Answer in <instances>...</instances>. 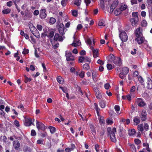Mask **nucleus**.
Listing matches in <instances>:
<instances>
[{
    "instance_id": "nucleus-28",
    "label": "nucleus",
    "mask_w": 152,
    "mask_h": 152,
    "mask_svg": "<svg viewBox=\"0 0 152 152\" xmlns=\"http://www.w3.org/2000/svg\"><path fill=\"white\" fill-rule=\"evenodd\" d=\"M20 35L24 37L25 39H29L28 35L26 33L24 32L23 31H21L20 32Z\"/></svg>"
},
{
    "instance_id": "nucleus-36",
    "label": "nucleus",
    "mask_w": 152,
    "mask_h": 152,
    "mask_svg": "<svg viewBox=\"0 0 152 152\" xmlns=\"http://www.w3.org/2000/svg\"><path fill=\"white\" fill-rule=\"evenodd\" d=\"M137 129L140 131L142 132L143 131L144 129L143 128V125L142 124H140L137 127Z\"/></svg>"
},
{
    "instance_id": "nucleus-61",
    "label": "nucleus",
    "mask_w": 152,
    "mask_h": 152,
    "mask_svg": "<svg viewBox=\"0 0 152 152\" xmlns=\"http://www.w3.org/2000/svg\"><path fill=\"white\" fill-rule=\"evenodd\" d=\"M31 80V79L28 77H26L25 78V83H27L28 82H30Z\"/></svg>"
},
{
    "instance_id": "nucleus-3",
    "label": "nucleus",
    "mask_w": 152,
    "mask_h": 152,
    "mask_svg": "<svg viewBox=\"0 0 152 152\" xmlns=\"http://www.w3.org/2000/svg\"><path fill=\"white\" fill-rule=\"evenodd\" d=\"M96 113L98 116V119L100 123L101 124H104V120L103 118L100 115V113L99 111H100V109L98 108L97 104H96Z\"/></svg>"
},
{
    "instance_id": "nucleus-22",
    "label": "nucleus",
    "mask_w": 152,
    "mask_h": 152,
    "mask_svg": "<svg viewBox=\"0 0 152 152\" xmlns=\"http://www.w3.org/2000/svg\"><path fill=\"white\" fill-rule=\"evenodd\" d=\"M105 25V23L104 20L102 19H100L99 20L98 22V26H104Z\"/></svg>"
},
{
    "instance_id": "nucleus-43",
    "label": "nucleus",
    "mask_w": 152,
    "mask_h": 152,
    "mask_svg": "<svg viewBox=\"0 0 152 152\" xmlns=\"http://www.w3.org/2000/svg\"><path fill=\"white\" fill-rule=\"evenodd\" d=\"M59 88L60 89H61L62 91L64 93H66L68 92L67 89L66 87L60 86Z\"/></svg>"
},
{
    "instance_id": "nucleus-26",
    "label": "nucleus",
    "mask_w": 152,
    "mask_h": 152,
    "mask_svg": "<svg viewBox=\"0 0 152 152\" xmlns=\"http://www.w3.org/2000/svg\"><path fill=\"white\" fill-rule=\"evenodd\" d=\"M57 80L58 82L60 84H62L63 83L64 79L61 77L58 76L57 77Z\"/></svg>"
},
{
    "instance_id": "nucleus-38",
    "label": "nucleus",
    "mask_w": 152,
    "mask_h": 152,
    "mask_svg": "<svg viewBox=\"0 0 152 152\" xmlns=\"http://www.w3.org/2000/svg\"><path fill=\"white\" fill-rule=\"evenodd\" d=\"M11 10L10 9H7L3 10L2 12L3 14H8L10 12Z\"/></svg>"
},
{
    "instance_id": "nucleus-59",
    "label": "nucleus",
    "mask_w": 152,
    "mask_h": 152,
    "mask_svg": "<svg viewBox=\"0 0 152 152\" xmlns=\"http://www.w3.org/2000/svg\"><path fill=\"white\" fill-rule=\"evenodd\" d=\"M114 109L116 112H118L120 110V107L118 105H116L115 106Z\"/></svg>"
},
{
    "instance_id": "nucleus-16",
    "label": "nucleus",
    "mask_w": 152,
    "mask_h": 152,
    "mask_svg": "<svg viewBox=\"0 0 152 152\" xmlns=\"http://www.w3.org/2000/svg\"><path fill=\"white\" fill-rule=\"evenodd\" d=\"M91 74H92V79L94 81V78H95V73L94 70H91L90 72H88L86 73L88 77L90 76Z\"/></svg>"
},
{
    "instance_id": "nucleus-56",
    "label": "nucleus",
    "mask_w": 152,
    "mask_h": 152,
    "mask_svg": "<svg viewBox=\"0 0 152 152\" xmlns=\"http://www.w3.org/2000/svg\"><path fill=\"white\" fill-rule=\"evenodd\" d=\"M29 53V50L28 49L24 48L23 49V51L22 52V53L23 54H26Z\"/></svg>"
},
{
    "instance_id": "nucleus-10",
    "label": "nucleus",
    "mask_w": 152,
    "mask_h": 152,
    "mask_svg": "<svg viewBox=\"0 0 152 152\" xmlns=\"http://www.w3.org/2000/svg\"><path fill=\"white\" fill-rule=\"evenodd\" d=\"M118 4V1L117 0H115L112 3L110 8V12H113L114 9L117 6Z\"/></svg>"
},
{
    "instance_id": "nucleus-62",
    "label": "nucleus",
    "mask_w": 152,
    "mask_h": 152,
    "mask_svg": "<svg viewBox=\"0 0 152 152\" xmlns=\"http://www.w3.org/2000/svg\"><path fill=\"white\" fill-rule=\"evenodd\" d=\"M76 70L75 68L74 67H72L70 69V72L72 73H75V71Z\"/></svg>"
},
{
    "instance_id": "nucleus-47",
    "label": "nucleus",
    "mask_w": 152,
    "mask_h": 152,
    "mask_svg": "<svg viewBox=\"0 0 152 152\" xmlns=\"http://www.w3.org/2000/svg\"><path fill=\"white\" fill-rule=\"evenodd\" d=\"M126 75L124 72H121L119 74V77L122 79H123L126 77Z\"/></svg>"
},
{
    "instance_id": "nucleus-27",
    "label": "nucleus",
    "mask_w": 152,
    "mask_h": 152,
    "mask_svg": "<svg viewBox=\"0 0 152 152\" xmlns=\"http://www.w3.org/2000/svg\"><path fill=\"white\" fill-rule=\"evenodd\" d=\"M138 100L139 102L138 104V105L139 106L142 107L145 105V103L143 101H142V99L141 98H138Z\"/></svg>"
},
{
    "instance_id": "nucleus-60",
    "label": "nucleus",
    "mask_w": 152,
    "mask_h": 152,
    "mask_svg": "<svg viewBox=\"0 0 152 152\" xmlns=\"http://www.w3.org/2000/svg\"><path fill=\"white\" fill-rule=\"evenodd\" d=\"M67 1V0H62L61 1V4L62 6H65L66 5V4Z\"/></svg>"
},
{
    "instance_id": "nucleus-50",
    "label": "nucleus",
    "mask_w": 152,
    "mask_h": 152,
    "mask_svg": "<svg viewBox=\"0 0 152 152\" xmlns=\"http://www.w3.org/2000/svg\"><path fill=\"white\" fill-rule=\"evenodd\" d=\"M144 128L145 129V130L146 131H147L149 129V126L148 124L145 123H144Z\"/></svg>"
},
{
    "instance_id": "nucleus-17",
    "label": "nucleus",
    "mask_w": 152,
    "mask_h": 152,
    "mask_svg": "<svg viewBox=\"0 0 152 152\" xmlns=\"http://www.w3.org/2000/svg\"><path fill=\"white\" fill-rule=\"evenodd\" d=\"M33 124L32 119L31 118H26L25 119V125L29 126Z\"/></svg>"
},
{
    "instance_id": "nucleus-49",
    "label": "nucleus",
    "mask_w": 152,
    "mask_h": 152,
    "mask_svg": "<svg viewBox=\"0 0 152 152\" xmlns=\"http://www.w3.org/2000/svg\"><path fill=\"white\" fill-rule=\"evenodd\" d=\"M56 22V20L55 18L53 17L50 18V23L52 24H54Z\"/></svg>"
},
{
    "instance_id": "nucleus-19",
    "label": "nucleus",
    "mask_w": 152,
    "mask_h": 152,
    "mask_svg": "<svg viewBox=\"0 0 152 152\" xmlns=\"http://www.w3.org/2000/svg\"><path fill=\"white\" fill-rule=\"evenodd\" d=\"M130 21H131L132 25L133 26H135L136 25L138 21V19H135L134 18H131L130 20Z\"/></svg>"
},
{
    "instance_id": "nucleus-21",
    "label": "nucleus",
    "mask_w": 152,
    "mask_h": 152,
    "mask_svg": "<svg viewBox=\"0 0 152 152\" xmlns=\"http://www.w3.org/2000/svg\"><path fill=\"white\" fill-rule=\"evenodd\" d=\"M23 150L24 152H31L32 151V149L27 145H24Z\"/></svg>"
},
{
    "instance_id": "nucleus-54",
    "label": "nucleus",
    "mask_w": 152,
    "mask_h": 152,
    "mask_svg": "<svg viewBox=\"0 0 152 152\" xmlns=\"http://www.w3.org/2000/svg\"><path fill=\"white\" fill-rule=\"evenodd\" d=\"M135 87L134 86H133L132 87L130 90L131 94H132V93H133L135 91Z\"/></svg>"
},
{
    "instance_id": "nucleus-25",
    "label": "nucleus",
    "mask_w": 152,
    "mask_h": 152,
    "mask_svg": "<svg viewBox=\"0 0 152 152\" xmlns=\"http://www.w3.org/2000/svg\"><path fill=\"white\" fill-rule=\"evenodd\" d=\"M130 146V150L132 152H136V149L134 145L128 144Z\"/></svg>"
},
{
    "instance_id": "nucleus-8",
    "label": "nucleus",
    "mask_w": 152,
    "mask_h": 152,
    "mask_svg": "<svg viewBox=\"0 0 152 152\" xmlns=\"http://www.w3.org/2000/svg\"><path fill=\"white\" fill-rule=\"evenodd\" d=\"M63 40L62 37L58 33H56L54 35L53 38V41H58L59 42H62Z\"/></svg>"
},
{
    "instance_id": "nucleus-63",
    "label": "nucleus",
    "mask_w": 152,
    "mask_h": 152,
    "mask_svg": "<svg viewBox=\"0 0 152 152\" xmlns=\"http://www.w3.org/2000/svg\"><path fill=\"white\" fill-rule=\"evenodd\" d=\"M31 135L32 136H35L36 135V133L35 130L32 129L31 131Z\"/></svg>"
},
{
    "instance_id": "nucleus-18",
    "label": "nucleus",
    "mask_w": 152,
    "mask_h": 152,
    "mask_svg": "<svg viewBox=\"0 0 152 152\" xmlns=\"http://www.w3.org/2000/svg\"><path fill=\"white\" fill-rule=\"evenodd\" d=\"M144 39V38L142 37V36H138L135 40L137 42L138 44H141L143 42Z\"/></svg>"
},
{
    "instance_id": "nucleus-5",
    "label": "nucleus",
    "mask_w": 152,
    "mask_h": 152,
    "mask_svg": "<svg viewBox=\"0 0 152 152\" xmlns=\"http://www.w3.org/2000/svg\"><path fill=\"white\" fill-rule=\"evenodd\" d=\"M66 59L68 61H74L75 59L72 53L69 52L66 54Z\"/></svg>"
},
{
    "instance_id": "nucleus-40",
    "label": "nucleus",
    "mask_w": 152,
    "mask_h": 152,
    "mask_svg": "<svg viewBox=\"0 0 152 152\" xmlns=\"http://www.w3.org/2000/svg\"><path fill=\"white\" fill-rule=\"evenodd\" d=\"M105 0H100V6L102 9H104L105 8L104 2Z\"/></svg>"
},
{
    "instance_id": "nucleus-64",
    "label": "nucleus",
    "mask_w": 152,
    "mask_h": 152,
    "mask_svg": "<svg viewBox=\"0 0 152 152\" xmlns=\"http://www.w3.org/2000/svg\"><path fill=\"white\" fill-rule=\"evenodd\" d=\"M97 62L98 64H100L101 65H103L104 63V61L99 59L97 60Z\"/></svg>"
},
{
    "instance_id": "nucleus-13",
    "label": "nucleus",
    "mask_w": 152,
    "mask_h": 152,
    "mask_svg": "<svg viewBox=\"0 0 152 152\" xmlns=\"http://www.w3.org/2000/svg\"><path fill=\"white\" fill-rule=\"evenodd\" d=\"M99 88L96 89V97L98 99H100L102 97V93L99 90Z\"/></svg>"
},
{
    "instance_id": "nucleus-37",
    "label": "nucleus",
    "mask_w": 152,
    "mask_h": 152,
    "mask_svg": "<svg viewBox=\"0 0 152 152\" xmlns=\"http://www.w3.org/2000/svg\"><path fill=\"white\" fill-rule=\"evenodd\" d=\"M81 2V0H75L74 4L77 6H79L80 5Z\"/></svg>"
},
{
    "instance_id": "nucleus-4",
    "label": "nucleus",
    "mask_w": 152,
    "mask_h": 152,
    "mask_svg": "<svg viewBox=\"0 0 152 152\" xmlns=\"http://www.w3.org/2000/svg\"><path fill=\"white\" fill-rule=\"evenodd\" d=\"M119 37L122 42H126L128 39L127 36L124 31L121 32L119 34Z\"/></svg>"
},
{
    "instance_id": "nucleus-24",
    "label": "nucleus",
    "mask_w": 152,
    "mask_h": 152,
    "mask_svg": "<svg viewBox=\"0 0 152 152\" xmlns=\"http://www.w3.org/2000/svg\"><path fill=\"white\" fill-rule=\"evenodd\" d=\"M48 128L50 129V132L51 134L54 133L56 131V128L52 126H49Z\"/></svg>"
},
{
    "instance_id": "nucleus-7",
    "label": "nucleus",
    "mask_w": 152,
    "mask_h": 152,
    "mask_svg": "<svg viewBox=\"0 0 152 152\" xmlns=\"http://www.w3.org/2000/svg\"><path fill=\"white\" fill-rule=\"evenodd\" d=\"M36 126L38 130L43 131L45 129V126L41 122H39L37 121L36 124Z\"/></svg>"
},
{
    "instance_id": "nucleus-34",
    "label": "nucleus",
    "mask_w": 152,
    "mask_h": 152,
    "mask_svg": "<svg viewBox=\"0 0 152 152\" xmlns=\"http://www.w3.org/2000/svg\"><path fill=\"white\" fill-rule=\"evenodd\" d=\"M80 42H79V41H74L72 43V46H74V47H76L77 46H79L80 44Z\"/></svg>"
},
{
    "instance_id": "nucleus-42",
    "label": "nucleus",
    "mask_w": 152,
    "mask_h": 152,
    "mask_svg": "<svg viewBox=\"0 0 152 152\" xmlns=\"http://www.w3.org/2000/svg\"><path fill=\"white\" fill-rule=\"evenodd\" d=\"M100 107L102 108H104L105 107V105L104 101L101 100L99 103Z\"/></svg>"
},
{
    "instance_id": "nucleus-31",
    "label": "nucleus",
    "mask_w": 152,
    "mask_h": 152,
    "mask_svg": "<svg viewBox=\"0 0 152 152\" xmlns=\"http://www.w3.org/2000/svg\"><path fill=\"white\" fill-rule=\"evenodd\" d=\"M135 132V130L134 129H132L128 131V134L130 136L134 135Z\"/></svg>"
},
{
    "instance_id": "nucleus-33",
    "label": "nucleus",
    "mask_w": 152,
    "mask_h": 152,
    "mask_svg": "<svg viewBox=\"0 0 152 152\" xmlns=\"http://www.w3.org/2000/svg\"><path fill=\"white\" fill-rule=\"evenodd\" d=\"M122 12V11L120 9H117L114 11V14L116 15H120Z\"/></svg>"
},
{
    "instance_id": "nucleus-11",
    "label": "nucleus",
    "mask_w": 152,
    "mask_h": 152,
    "mask_svg": "<svg viewBox=\"0 0 152 152\" xmlns=\"http://www.w3.org/2000/svg\"><path fill=\"white\" fill-rule=\"evenodd\" d=\"M48 31H49V33L48 34V37L50 38V39L52 38L54 35L55 31L53 30H49ZM50 39V42H52V40L51 39Z\"/></svg>"
},
{
    "instance_id": "nucleus-12",
    "label": "nucleus",
    "mask_w": 152,
    "mask_h": 152,
    "mask_svg": "<svg viewBox=\"0 0 152 152\" xmlns=\"http://www.w3.org/2000/svg\"><path fill=\"white\" fill-rule=\"evenodd\" d=\"M147 88L148 89H152V80L149 77L147 78Z\"/></svg>"
},
{
    "instance_id": "nucleus-1",
    "label": "nucleus",
    "mask_w": 152,
    "mask_h": 152,
    "mask_svg": "<svg viewBox=\"0 0 152 152\" xmlns=\"http://www.w3.org/2000/svg\"><path fill=\"white\" fill-rule=\"evenodd\" d=\"M93 44L95 45V41H94V39H93ZM92 39L90 38H88L87 39L86 42L87 44L90 46V48L92 50V52L93 53V56L94 58H95V49L94 48V47L92 46H91L92 44Z\"/></svg>"
},
{
    "instance_id": "nucleus-2",
    "label": "nucleus",
    "mask_w": 152,
    "mask_h": 152,
    "mask_svg": "<svg viewBox=\"0 0 152 152\" xmlns=\"http://www.w3.org/2000/svg\"><path fill=\"white\" fill-rule=\"evenodd\" d=\"M116 132L115 128H113L112 129V132L108 134V136L109 135L110 139L112 142H116V139L115 137V133Z\"/></svg>"
},
{
    "instance_id": "nucleus-23",
    "label": "nucleus",
    "mask_w": 152,
    "mask_h": 152,
    "mask_svg": "<svg viewBox=\"0 0 152 152\" xmlns=\"http://www.w3.org/2000/svg\"><path fill=\"white\" fill-rule=\"evenodd\" d=\"M89 126L92 131V133L94 136V137H95V129L94 126L92 124H89Z\"/></svg>"
},
{
    "instance_id": "nucleus-45",
    "label": "nucleus",
    "mask_w": 152,
    "mask_h": 152,
    "mask_svg": "<svg viewBox=\"0 0 152 152\" xmlns=\"http://www.w3.org/2000/svg\"><path fill=\"white\" fill-rule=\"evenodd\" d=\"M44 140L42 139H39L37 141V143L38 144H43Z\"/></svg>"
},
{
    "instance_id": "nucleus-30",
    "label": "nucleus",
    "mask_w": 152,
    "mask_h": 152,
    "mask_svg": "<svg viewBox=\"0 0 152 152\" xmlns=\"http://www.w3.org/2000/svg\"><path fill=\"white\" fill-rule=\"evenodd\" d=\"M83 67L84 69L87 70H88L90 69L89 63H86L84 64H83Z\"/></svg>"
},
{
    "instance_id": "nucleus-14",
    "label": "nucleus",
    "mask_w": 152,
    "mask_h": 152,
    "mask_svg": "<svg viewBox=\"0 0 152 152\" xmlns=\"http://www.w3.org/2000/svg\"><path fill=\"white\" fill-rule=\"evenodd\" d=\"M146 112L145 111H142L140 116L142 121H145L146 120Z\"/></svg>"
},
{
    "instance_id": "nucleus-41",
    "label": "nucleus",
    "mask_w": 152,
    "mask_h": 152,
    "mask_svg": "<svg viewBox=\"0 0 152 152\" xmlns=\"http://www.w3.org/2000/svg\"><path fill=\"white\" fill-rule=\"evenodd\" d=\"M78 62L80 63L84 62V57L82 56H79L78 59Z\"/></svg>"
},
{
    "instance_id": "nucleus-48",
    "label": "nucleus",
    "mask_w": 152,
    "mask_h": 152,
    "mask_svg": "<svg viewBox=\"0 0 152 152\" xmlns=\"http://www.w3.org/2000/svg\"><path fill=\"white\" fill-rule=\"evenodd\" d=\"M72 15L75 17H76L77 16V11L76 10H73L72 11Z\"/></svg>"
},
{
    "instance_id": "nucleus-29",
    "label": "nucleus",
    "mask_w": 152,
    "mask_h": 152,
    "mask_svg": "<svg viewBox=\"0 0 152 152\" xmlns=\"http://www.w3.org/2000/svg\"><path fill=\"white\" fill-rule=\"evenodd\" d=\"M32 34L37 38H40V34L37 29Z\"/></svg>"
},
{
    "instance_id": "nucleus-46",
    "label": "nucleus",
    "mask_w": 152,
    "mask_h": 152,
    "mask_svg": "<svg viewBox=\"0 0 152 152\" xmlns=\"http://www.w3.org/2000/svg\"><path fill=\"white\" fill-rule=\"evenodd\" d=\"M29 28L32 34H33V33L37 29L33 26H32L31 27H29Z\"/></svg>"
},
{
    "instance_id": "nucleus-58",
    "label": "nucleus",
    "mask_w": 152,
    "mask_h": 152,
    "mask_svg": "<svg viewBox=\"0 0 152 152\" xmlns=\"http://www.w3.org/2000/svg\"><path fill=\"white\" fill-rule=\"evenodd\" d=\"M141 25L142 26L145 27L147 25V22L146 20H143L141 23Z\"/></svg>"
},
{
    "instance_id": "nucleus-15",
    "label": "nucleus",
    "mask_w": 152,
    "mask_h": 152,
    "mask_svg": "<svg viewBox=\"0 0 152 152\" xmlns=\"http://www.w3.org/2000/svg\"><path fill=\"white\" fill-rule=\"evenodd\" d=\"M113 62L115 64H118L119 65L121 64V59L119 57H116L114 58L113 60Z\"/></svg>"
},
{
    "instance_id": "nucleus-32",
    "label": "nucleus",
    "mask_w": 152,
    "mask_h": 152,
    "mask_svg": "<svg viewBox=\"0 0 152 152\" xmlns=\"http://www.w3.org/2000/svg\"><path fill=\"white\" fill-rule=\"evenodd\" d=\"M122 72L126 75L129 72V69L127 67H124L122 68Z\"/></svg>"
},
{
    "instance_id": "nucleus-57",
    "label": "nucleus",
    "mask_w": 152,
    "mask_h": 152,
    "mask_svg": "<svg viewBox=\"0 0 152 152\" xmlns=\"http://www.w3.org/2000/svg\"><path fill=\"white\" fill-rule=\"evenodd\" d=\"M104 87L106 89H108L110 87V85L109 83H107L104 84Z\"/></svg>"
},
{
    "instance_id": "nucleus-44",
    "label": "nucleus",
    "mask_w": 152,
    "mask_h": 152,
    "mask_svg": "<svg viewBox=\"0 0 152 152\" xmlns=\"http://www.w3.org/2000/svg\"><path fill=\"white\" fill-rule=\"evenodd\" d=\"M96 152H102V151L100 148L99 145L97 144L96 145Z\"/></svg>"
},
{
    "instance_id": "nucleus-35",
    "label": "nucleus",
    "mask_w": 152,
    "mask_h": 152,
    "mask_svg": "<svg viewBox=\"0 0 152 152\" xmlns=\"http://www.w3.org/2000/svg\"><path fill=\"white\" fill-rule=\"evenodd\" d=\"M133 121L136 123V125H137L140 122V120L137 117H135L134 118Z\"/></svg>"
},
{
    "instance_id": "nucleus-55",
    "label": "nucleus",
    "mask_w": 152,
    "mask_h": 152,
    "mask_svg": "<svg viewBox=\"0 0 152 152\" xmlns=\"http://www.w3.org/2000/svg\"><path fill=\"white\" fill-rule=\"evenodd\" d=\"M107 67L108 70H111L113 68L112 65L111 64H107Z\"/></svg>"
},
{
    "instance_id": "nucleus-9",
    "label": "nucleus",
    "mask_w": 152,
    "mask_h": 152,
    "mask_svg": "<svg viewBox=\"0 0 152 152\" xmlns=\"http://www.w3.org/2000/svg\"><path fill=\"white\" fill-rule=\"evenodd\" d=\"M13 145L16 151H18L20 149V144L18 140H15L13 141Z\"/></svg>"
},
{
    "instance_id": "nucleus-53",
    "label": "nucleus",
    "mask_w": 152,
    "mask_h": 152,
    "mask_svg": "<svg viewBox=\"0 0 152 152\" xmlns=\"http://www.w3.org/2000/svg\"><path fill=\"white\" fill-rule=\"evenodd\" d=\"M132 15L133 18H134L135 19H138V18L137 15V12H133L132 13Z\"/></svg>"
},
{
    "instance_id": "nucleus-20",
    "label": "nucleus",
    "mask_w": 152,
    "mask_h": 152,
    "mask_svg": "<svg viewBox=\"0 0 152 152\" xmlns=\"http://www.w3.org/2000/svg\"><path fill=\"white\" fill-rule=\"evenodd\" d=\"M135 34L137 37L142 36V30H140V27L136 29Z\"/></svg>"
},
{
    "instance_id": "nucleus-51",
    "label": "nucleus",
    "mask_w": 152,
    "mask_h": 152,
    "mask_svg": "<svg viewBox=\"0 0 152 152\" xmlns=\"http://www.w3.org/2000/svg\"><path fill=\"white\" fill-rule=\"evenodd\" d=\"M88 62L90 63L91 62L90 58L88 57H84V62Z\"/></svg>"
},
{
    "instance_id": "nucleus-6",
    "label": "nucleus",
    "mask_w": 152,
    "mask_h": 152,
    "mask_svg": "<svg viewBox=\"0 0 152 152\" xmlns=\"http://www.w3.org/2000/svg\"><path fill=\"white\" fill-rule=\"evenodd\" d=\"M46 12V10L45 9H43L40 10L39 13L40 18L41 19L45 18L47 15Z\"/></svg>"
},
{
    "instance_id": "nucleus-39",
    "label": "nucleus",
    "mask_w": 152,
    "mask_h": 152,
    "mask_svg": "<svg viewBox=\"0 0 152 152\" xmlns=\"http://www.w3.org/2000/svg\"><path fill=\"white\" fill-rule=\"evenodd\" d=\"M127 6L126 4H123L122 5L120 8V9L122 12V11L126 10V9L127 8Z\"/></svg>"
},
{
    "instance_id": "nucleus-52",
    "label": "nucleus",
    "mask_w": 152,
    "mask_h": 152,
    "mask_svg": "<svg viewBox=\"0 0 152 152\" xmlns=\"http://www.w3.org/2000/svg\"><path fill=\"white\" fill-rule=\"evenodd\" d=\"M84 75L85 72L83 71H82L78 75H79L80 77L83 78L84 77Z\"/></svg>"
}]
</instances>
